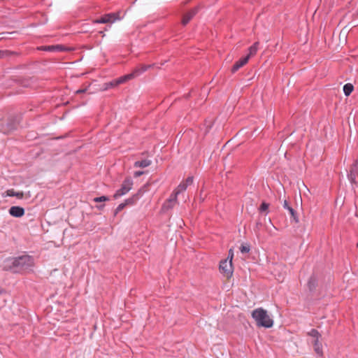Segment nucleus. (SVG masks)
Returning a JSON list of instances; mask_svg holds the SVG:
<instances>
[{"instance_id": "obj_25", "label": "nucleus", "mask_w": 358, "mask_h": 358, "mask_svg": "<svg viewBox=\"0 0 358 358\" xmlns=\"http://www.w3.org/2000/svg\"><path fill=\"white\" fill-rule=\"evenodd\" d=\"M250 247L248 244L241 245V246L240 247V251L242 253H248L250 252Z\"/></svg>"}, {"instance_id": "obj_15", "label": "nucleus", "mask_w": 358, "mask_h": 358, "mask_svg": "<svg viewBox=\"0 0 358 358\" xmlns=\"http://www.w3.org/2000/svg\"><path fill=\"white\" fill-rule=\"evenodd\" d=\"M317 285V280L315 275H312L308 282V287L310 292H313L315 289Z\"/></svg>"}, {"instance_id": "obj_20", "label": "nucleus", "mask_w": 358, "mask_h": 358, "mask_svg": "<svg viewBox=\"0 0 358 358\" xmlns=\"http://www.w3.org/2000/svg\"><path fill=\"white\" fill-rule=\"evenodd\" d=\"M8 196H17L18 198H22L23 196L22 192H15L13 189H10L6 191V195Z\"/></svg>"}, {"instance_id": "obj_19", "label": "nucleus", "mask_w": 358, "mask_h": 358, "mask_svg": "<svg viewBox=\"0 0 358 358\" xmlns=\"http://www.w3.org/2000/svg\"><path fill=\"white\" fill-rule=\"evenodd\" d=\"M259 42H255L252 46L249 48V54L250 57L255 55L258 50Z\"/></svg>"}, {"instance_id": "obj_30", "label": "nucleus", "mask_w": 358, "mask_h": 358, "mask_svg": "<svg viewBox=\"0 0 358 358\" xmlns=\"http://www.w3.org/2000/svg\"><path fill=\"white\" fill-rule=\"evenodd\" d=\"M194 178L192 176H189L185 181L184 182L185 184H187V186L192 185L193 183Z\"/></svg>"}, {"instance_id": "obj_1", "label": "nucleus", "mask_w": 358, "mask_h": 358, "mask_svg": "<svg viewBox=\"0 0 358 358\" xmlns=\"http://www.w3.org/2000/svg\"><path fill=\"white\" fill-rule=\"evenodd\" d=\"M34 265V257L23 255L17 257L6 259L3 262V268L13 273H22L30 271Z\"/></svg>"}, {"instance_id": "obj_32", "label": "nucleus", "mask_w": 358, "mask_h": 358, "mask_svg": "<svg viewBox=\"0 0 358 358\" xmlns=\"http://www.w3.org/2000/svg\"><path fill=\"white\" fill-rule=\"evenodd\" d=\"M143 174V171H135L134 172V176L135 178H138V177L141 176Z\"/></svg>"}, {"instance_id": "obj_12", "label": "nucleus", "mask_w": 358, "mask_h": 358, "mask_svg": "<svg viewBox=\"0 0 358 358\" xmlns=\"http://www.w3.org/2000/svg\"><path fill=\"white\" fill-rule=\"evenodd\" d=\"M250 59V55H247L240 60L237 61L231 68V72L234 73L236 72L240 68L246 64Z\"/></svg>"}, {"instance_id": "obj_21", "label": "nucleus", "mask_w": 358, "mask_h": 358, "mask_svg": "<svg viewBox=\"0 0 358 358\" xmlns=\"http://www.w3.org/2000/svg\"><path fill=\"white\" fill-rule=\"evenodd\" d=\"M174 206H175V203H169V199H168L163 204L162 210H164V211L165 210H169L173 208Z\"/></svg>"}, {"instance_id": "obj_33", "label": "nucleus", "mask_w": 358, "mask_h": 358, "mask_svg": "<svg viewBox=\"0 0 358 358\" xmlns=\"http://www.w3.org/2000/svg\"><path fill=\"white\" fill-rule=\"evenodd\" d=\"M43 49L45 50L51 51L55 49V47L54 46H46V47H44Z\"/></svg>"}, {"instance_id": "obj_3", "label": "nucleus", "mask_w": 358, "mask_h": 358, "mask_svg": "<svg viewBox=\"0 0 358 358\" xmlns=\"http://www.w3.org/2000/svg\"><path fill=\"white\" fill-rule=\"evenodd\" d=\"M133 180L131 178H127L123 181L121 187L117 189L113 195L114 199H117L125 195L132 188Z\"/></svg>"}, {"instance_id": "obj_14", "label": "nucleus", "mask_w": 358, "mask_h": 358, "mask_svg": "<svg viewBox=\"0 0 358 358\" xmlns=\"http://www.w3.org/2000/svg\"><path fill=\"white\" fill-rule=\"evenodd\" d=\"M283 208L285 209H287L289 211V214L291 215V217H292L296 222H299V220H298V219L296 217V215L295 210L291 206H289L288 201H286V200L284 201Z\"/></svg>"}, {"instance_id": "obj_31", "label": "nucleus", "mask_w": 358, "mask_h": 358, "mask_svg": "<svg viewBox=\"0 0 358 358\" xmlns=\"http://www.w3.org/2000/svg\"><path fill=\"white\" fill-rule=\"evenodd\" d=\"M10 34H12V33L1 31V40L2 39H5V38H8V35H10Z\"/></svg>"}, {"instance_id": "obj_22", "label": "nucleus", "mask_w": 358, "mask_h": 358, "mask_svg": "<svg viewBox=\"0 0 358 358\" xmlns=\"http://www.w3.org/2000/svg\"><path fill=\"white\" fill-rule=\"evenodd\" d=\"M187 187V184H185L184 182H182L178 186L175 192H176V194H179L180 192L185 191Z\"/></svg>"}, {"instance_id": "obj_26", "label": "nucleus", "mask_w": 358, "mask_h": 358, "mask_svg": "<svg viewBox=\"0 0 358 358\" xmlns=\"http://www.w3.org/2000/svg\"><path fill=\"white\" fill-rule=\"evenodd\" d=\"M269 204L266 202H262L259 208V210L261 213H263L264 211H266L268 208Z\"/></svg>"}, {"instance_id": "obj_27", "label": "nucleus", "mask_w": 358, "mask_h": 358, "mask_svg": "<svg viewBox=\"0 0 358 358\" xmlns=\"http://www.w3.org/2000/svg\"><path fill=\"white\" fill-rule=\"evenodd\" d=\"M127 206V204L125 202H123L117 206L115 210V215H117L119 212H120L122 210H123Z\"/></svg>"}, {"instance_id": "obj_5", "label": "nucleus", "mask_w": 358, "mask_h": 358, "mask_svg": "<svg viewBox=\"0 0 358 358\" xmlns=\"http://www.w3.org/2000/svg\"><path fill=\"white\" fill-rule=\"evenodd\" d=\"M357 178H358V160L356 159L352 164L350 171L348 173V179L352 185H357Z\"/></svg>"}, {"instance_id": "obj_24", "label": "nucleus", "mask_w": 358, "mask_h": 358, "mask_svg": "<svg viewBox=\"0 0 358 358\" xmlns=\"http://www.w3.org/2000/svg\"><path fill=\"white\" fill-rule=\"evenodd\" d=\"M109 200V198L106 196H99V197H95L94 198L93 201L96 203H99V202H103V201H108Z\"/></svg>"}, {"instance_id": "obj_38", "label": "nucleus", "mask_w": 358, "mask_h": 358, "mask_svg": "<svg viewBox=\"0 0 358 358\" xmlns=\"http://www.w3.org/2000/svg\"><path fill=\"white\" fill-rule=\"evenodd\" d=\"M357 246L358 247V243H357Z\"/></svg>"}, {"instance_id": "obj_17", "label": "nucleus", "mask_w": 358, "mask_h": 358, "mask_svg": "<svg viewBox=\"0 0 358 358\" xmlns=\"http://www.w3.org/2000/svg\"><path fill=\"white\" fill-rule=\"evenodd\" d=\"M151 164V161L149 159H143L141 161H137L134 163V167L145 168Z\"/></svg>"}, {"instance_id": "obj_36", "label": "nucleus", "mask_w": 358, "mask_h": 358, "mask_svg": "<svg viewBox=\"0 0 358 358\" xmlns=\"http://www.w3.org/2000/svg\"><path fill=\"white\" fill-rule=\"evenodd\" d=\"M229 255L231 256V255L233 256V253L231 252V250H229Z\"/></svg>"}, {"instance_id": "obj_9", "label": "nucleus", "mask_w": 358, "mask_h": 358, "mask_svg": "<svg viewBox=\"0 0 358 358\" xmlns=\"http://www.w3.org/2000/svg\"><path fill=\"white\" fill-rule=\"evenodd\" d=\"M8 213L14 217H21L24 215V209L18 206H13L10 208Z\"/></svg>"}, {"instance_id": "obj_37", "label": "nucleus", "mask_w": 358, "mask_h": 358, "mask_svg": "<svg viewBox=\"0 0 358 358\" xmlns=\"http://www.w3.org/2000/svg\"><path fill=\"white\" fill-rule=\"evenodd\" d=\"M83 92H84V90H79L76 92L78 94V93H82Z\"/></svg>"}, {"instance_id": "obj_6", "label": "nucleus", "mask_w": 358, "mask_h": 358, "mask_svg": "<svg viewBox=\"0 0 358 358\" xmlns=\"http://www.w3.org/2000/svg\"><path fill=\"white\" fill-rule=\"evenodd\" d=\"M19 122H20V117L18 116L10 117L8 121V123L6 124V128L1 127V132L6 134V133H8L11 131L16 129L19 124Z\"/></svg>"}, {"instance_id": "obj_7", "label": "nucleus", "mask_w": 358, "mask_h": 358, "mask_svg": "<svg viewBox=\"0 0 358 358\" xmlns=\"http://www.w3.org/2000/svg\"><path fill=\"white\" fill-rule=\"evenodd\" d=\"M151 67V65H145L141 64L138 66H137L131 73L125 75V76L127 78V81L133 79L136 77L139 76L143 73L146 71L148 69H149Z\"/></svg>"}, {"instance_id": "obj_34", "label": "nucleus", "mask_w": 358, "mask_h": 358, "mask_svg": "<svg viewBox=\"0 0 358 358\" xmlns=\"http://www.w3.org/2000/svg\"><path fill=\"white\" fill-rule=\"evenodd\" d=\"M1 57H3L5 56H7L8 55V52L7 50H6V51L1 50Z\"/></svg>"}, {"instance_id": "obj_8", "label": "nucleus", "mask_w": 358, "mask_h": 358, "mask_svg": "<svg viewBox=\"0 0 358 358\" xmlns=\"http://www.w3.org/2000/svg\"><path fill=\"white\" fill-rule=\"evenodd\" d=\"M117 20H120V18L117 17V14L111 13L106 14V15L101 17L99 19H96L94 21V23H99V24L113 23L114 22H115Z\"/></svg>"}, {"instance_id": "obj_10", "label": "nucleus", "mask_w": 358, "mask_h": 358, "mask_svg": "<svg viewBox=\"0 0 358 358\" xmlns=\"http://www.w3.org/2000/svg\"><path fill=\"white\" fill-rule=\"evenodd\" d=\"M199 7H195L190 10L188 13L185 14L182 19V24L183 26H185L192 18L193 17L198 13Z\"/></svg>"}, {"instance_id": "obj_2", "label": "nucleus", "mask_w": 358, "mask_h": 358, "mask_svg": "<svg viewBox=\"0 0 358 358\" xmlns=\"http://www.w3.org/2000/svg\"><path fill=\"white\" fill-rule=\"evenodd\" d=\"M252 317L258 327L271 328L273 325V319L268 315L266 310L259 308L252 312Z\"/></svg>"}, {"instance_id": "obj_28", "label": "nucleus", "mask_w": 358, "mask_h": 358, "mask_svg": "<svg viewBox=\"0 0 358 358\" xmlns=\"http://www.w3.org/2000/svg\"><path fill=\"white\" fill-rule=\"evenodd\" d=\"M178 194H176V192H174L173 194H172L170 196V198L169 199V203H177V196H178Z\"/></svg>"}, {"instance_id": "obj_11", "label": "nucleus", "mask_w": 358, "mask_h": 358, "mask_svg": "<svg viewBox=\"0 0 358 358\" xmlns=\"http://www.w3.org/2000/svg\"><path fill=\"white\" fill-rule=\"evenodd\" d=\"M127 81V78L124 75V76H121L115 80H113L109 83H106L105 84V85H106L105 90H108L110 87H116L120 84L124 83Z\"/></svg>"}, {"instance_id": "obj_18", "label": "nucleus", "mask_w": 358, "mask_h": 358, "mask_svg": "<svg viewBox=\"0 0 358 358\" xmlns=\"http://www.w3.org/2000/svg\"><path fill=\"white\" fill-rule=\"evenodd\" d=\"M354 87L351 83H346L343 86V92L345 96H349L353 91Z\"/></svg>"}, {"instance_id": "obj_23", "label": "nucleus", "mask_w": 358, "mask_h": 358, "mask_svg": "<svg viewBox=\"0 0 358 358\" xmlns=\"http://www.w3.org/2000/svg\"><path fill=\"white\" fill-rule=\"evenodd\" d=\"M308 335L314 338L315 339H319V337L320 336V334L318 332V331L315 329H311L310 331L308 332Z\"/></svg>"}, {"instance_id": "obj_29", "label": "nucleus", "mask_w": 358, "mask_h": 358, "mask_svg": "<svg viewBox=\"0 0 358 358\" xmlns=\"http://www.w3.org/2000/svg\"><path fill=\"white\" fill-rule=\"evenodd\" d=\"M262 226V223L260 221H257L255 225V227L254 228L255 233L258 235L259 231Z\"/></svg>"}, {"instance_id": "obj_4", "label": "nucleus", "mask_w": 358, "mask_h": 358, "mask_svg": "<svg viewBox=\"0 0 358 358\" xmlns=\"http://www.w3.org/2000/svg\"><path fill=\"white\" fill-rule=\"evenodd\" d=\"M220 271L227 278L231 277L233 274V265H232V257L228 260H222L220 263Z\"/></svg>"}, {"instance_id": "obj_16", "label": "nucleus", "mask_w": 358, "mask_h": 358, "mask_svg": "<svg viewBox=\"0 0 358 358\" xmlns=\"http://www.w3.org/2000/svg\"><path fill=\"white\" fill-rule=\"evenodd\" d=\"M313 344L315 352L318 355H322V344L320 343L319 339H317V338L314 339Z\"/></svg>"}, {"instance_id": "obj_35", "label": "nucleus", "mask_w": 358, "mask_h": 358, "mask_svg": "<svg viewBox=\"0 0 358 358\" xmlns=\"http://www.w3.org/2000/svg\"><path fill=\"white\" fill-rule=\"evenodd\" d=\"M103 206H104V205H100V206H97V208H98L99 209H101V208H103Z\"/></svg>"}, {"instance_id": "obj_13", "label": "nucleus", "mask_w": 358, "mask_h": 358, "mask_svg": "<svg viewBox=\"0 0 358 358\" xmlns=\"http://www.w3.org/2000/svg\"><path fill=\"white\" fill-rule=\"evenodd\" d=\"M142 193L141 191L139 190L136 194H134L132 196L127 199L124 202L127 204V206H132L136 203V201L139 199V198L141 196Z\"/></svg>"}]
</instances>
